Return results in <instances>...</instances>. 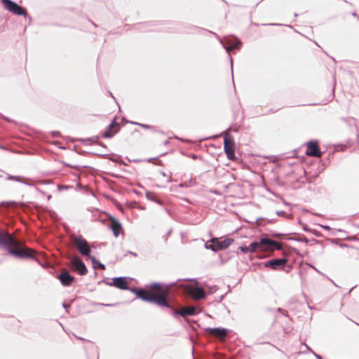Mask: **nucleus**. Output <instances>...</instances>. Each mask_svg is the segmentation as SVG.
<instances>
[{"mask_svg": "<svg viewBox=\"0 0 359 359\" xmlns=\"http://www.w3.org/2000/svg\"><path fill=\"white\" fill-rule=\"evenodd\" d=\"M120 130V125L115 120H114L111 123L107 128L105 132L103 133L102 136L105 138L112 137L114 135H116Z\"/></svg>", "mask_w": 359, "mask_h": 359, "instance_id": "nucleus-11", "label": "nucleus"}, {"mask_svg": "<svg viewBox=\"0 0 359 359\" xmlns=\"http://www.w3.org/2000/svg\"><path fill=\"white\" fill-rule=\"evenodd\" d=\"M1 3L6 10L15 15H25L27 14L25 8L11 0H1Z\"/></svg>", "mask_w": 359, "mask_h": 359, "instance_id": "nucleus-7", "label": "nucleus"}, {"mask_svg": "<svg viewBox=\"0 0 359 359\" xmlns=\"http://www.w3.org/2000/svg\"><path fill=\"white\" fill-rule=\"evenodd\" d=\"M137 125L144 129H149V130L154 129V127L152 126H150V125L142 124V123H138Z\"/></svg>", "mask_w": 359, "mask_h": 359, "instance_id": "nucleus-19", "label": "nucleus"}, {"mask_svg": "<svg viewBox=\"0 0 359 359\" xmlns=\"http://www.w3.org/2000/svg\"><path fill=\"white\" fill-rule=\"evenodd\" d=\"M233 240L230 238H226L223 241H218L217 239H212V249L213 250H224L227 248L232 243Z\"/></svg>", "mask_w": 359, "mask_h": 359, "instance_id": "nucleus-10", "label": "nucleus"}, {"mask_svg": "<svg viewBox=\"0 0 359 359\" xmlns=\"http://www.w3.org/2000/svg\"><path fill=\"white\" fill-rule=\"evenodd\" d=\"M287 262V259L286 258L274 259L266 262L264 266L266 267H271L273 270H278L283 269Z\"/></svg>", "mask_w": 359, "mask_h": 359, "instance_id": "nucleus-9", "label": "nucleus"}, {"mask_svg": "<svg viewBox=\"0 0 359 359\" xmlns=\"http://www.w3.org/2000/svg\"><path fill=\"white\" fill-rule=\"evenodd\" d=\"M70 262V267L74 271L77 272L81 276L87 273L88 270L85 264L78 256L71 257Z\"/></svg>", "mask_w": 359, "mask_h": 359, "instance_id": "nucleus-6", "label": "nucleus"}, {"mask_svg": "<svg viewBox=\"0 0 359 359\" xmlns=\"http://www.w3.org/2000/svg\"><path fill=\"white\" fill-rule=\"evenodd\" d=\"M189 292L192 298L196 300L202 299L205 297V292L201 287H191L189 288Z\"/></svg>", "mask_w": 359, "mask_h": 359, "instance_id": "nucleus-15", "label": "nucleus"}, {"mask_svg": "<svg viewBox=\"0 0 359 359\" xmlns=\"http://www.w3.org/2000/svg\"><path fill=\"white\" fill-rule=\"evenodd\" d=\"M100 267L102 269H105L104 265V264H100Z\"/></svg>", "mask_w": 359, "mask_h": 359, "instance_id": "nucleus-21", "label": "nucleus"}, {"mask_svg": "<svg viewBox=\"0 0 359 359\" xmlns=\"http://www.w3.org/2000/svg\"><path fill=\"white\" fill-rule=\"evenodd\" d=\"M239 249L243 252H245V253H247L248 252H257V250H256V248L253 249L252 247V243L250 244V246H241L239 248Z\"/></svg>", "mask_w": 359, "mask_h": 359, "instance_id": "nucleus-18", "label": "nucleus"}, {"mask_svg": "<svg viewBox=\"0 0 359 359\" xmlns=\"http://www.w3.org/2000/svg\"><path fill=\"white\" fill-rule=\"evenodd\" d=\"M196 309L194 306L182 307L180 309L179 313L184 317L187 316H191L196 313Z\"/></svg>", "mask_w": 359, "mask_h": 359, "instance_id": "nucleus-17", "label": "nucleus"}, {"mask_svg": "<svg viewBox=\"0 0 359 359\" xmlns=\"http://www.w3.org/2000/svg\"><path fill=\"white\" fill-rule=\"evenodd\" d=\"M240 45H241V43H240V42H239V43H237L236 44L233 45V46L229 47V48H228V50H229V49H233V48H239V46H240Z\"/></svg>", "mask_w": 359, "mask_h": 359, "instance_id": "nucleus-20", "label": "nucleus"}, {"mask_svg": "<svg viewBox=\"0 0 359 359\" xmlns=\"http://www.w3.org/2000/svg\"><path fill=\"white\" fill-rule=\"evenodd\" d=\"M73 245L79 252L83 256H89L91 252L87 241L82 236H74L72 238Z\"/></svg>", "mask_w": 359, "mask_h": 359, "instance_id": "nucleus-4", "label": "nucleus"}, {"mask_svg": "<svg viewBox=\"0 0 359 359\" xmlns=\"http://www.w3.org/2000/svg\"><path fill=\"white\" fill-rule=\"evenodd\" d=\"M205 332L210 335L223 340L227 335V330L224 328H206Z\"/></svg>", "mask_w": 359, "mask_h": 359, "instance_id": "nucleus-12", "label": "nucleus"}, {"mask_svg": "<svg viewBox=\"0 0 359 359\" xmlns=\"http://www.w3.org/2000/svg\"><path fill=\"white\" fill-rule=\"evenodd\" d=\"M0 245L5 246L9 254L19 258L33 257L35 251L25 245L21 242L14 238L8 233H0Z\"/></svg>", "mask_w": 359, "mask_h": 359, "instance_id": "nucleus-2", "label": "nucleus"}, {"mask_svg": "<svg viewBox=\"0 0 359 359\" xmlns=\"http://www.w3.org/2000/svg\"><path fill=\"white\" fill-rule=\"evenodd\" d=\"M224 149L227 158L229 160L235 161L237 158L235 155L236 145L233 139L229 134H226L224 138Z\"/></svg>", "mask_w": 359, "mask_h": 359, "instance_id": "nucleus-5", "label": "nucleus"}, {"mask_svg": "<svg viewBox=\"0 0 359 359\" xmlns=\"http://www.w3.org/2000/svg\"><path fill=\"white\" fill-rule=\"evenodd\" d=\"M58 279L65 286L71 285L74 280V278L66 269L62 271L61 273L58 276Z\"/></svg>", "mask_w": 359, "mask_h": 359, "instance_id": "nucleus-14", "label": "nucleus"}, {"mask_svg": "<svg viewBox=\"0 0 359 359\" xmlns=\"http://www.w3.org/2000/svg\"><path fill=\"white\" fill-rule=\"evenodd\" d=\"M109 228L113 231L115 237H118L121 231H122V226L121 223L117 219L112 216L109 217Z\"/></svg>", "mask_w": 359, "mask_h": 359, "instance_id": "nucleus-13", "label": "nucleus"}, {"mask_svg": "<svg viewBox=\"0 0 359 359\" xmlns=\"http://www.w3.org/2000/svg\"><path fill=\"white\" fill-rule=\"evenodd\" d=\"M282 243L267 238H262L259 241L252 243L253 249L256 248L257 252H273L282 249Z\"/></svg>", "mask_w": 359, "mask_h": 359, "instance_id": "nucleus-3", "label": "nucleus"}, {"mask_svg": "<svg viewBox=\"0 0 359 359\" xmlns=\"http://www.w3.org/2000/svg\"><path fill=\"white\" fill-rule=\"evenodd\" d=\"M113 285L121 290H127L128 283L124 277L114 278H113Z\"/></svg>", "mask_w": 359, "mask_h": 359, "instance_id": "nucleus-16", "label": "nucleus"}, {"mask_svg": "<svg viewBox=\"0 0 359 359\" xmlns=\"http://www.w3.org/2000/svg\"><path fill=\"white\" fill-rule=\"evenodd\" d=\"M306 154L309 156L314 157H320L322 156L318 142L310 141L306 144Z\"/></svg>", "mask_w": 359, "mask_h": 359, "instance_id": "nucleus-8", "label": "nucleus"}, {"mask_svg": "<svg viewBox=\"0 0 359 359\" xmlns=\"http://www.w3.org/2000/svg\"><path fill=\"white\" fill-rule=\"evenodd\" d=\"M151 290H145L133 288L131 291L143 301L154 302L161 307H170L168 299L170 290L169 287L156 283L151 285Z\"/></svg>", "mask_w": 359, "mask_h": 359, "instance_id": "nucleus-1", "label": "nucleus"}]
</instances>
